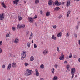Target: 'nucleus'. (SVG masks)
I'll return each mask as SVG.
<instances>
[{
  "label": "nucleus",
  "instance_id": "nucleus-1",
  "mask_svg": "<svg viewBox=\"0 0 80 80\" xmlns=\"http://www.w3.org/2000/svg\"><path fill=\"white\" fill-rule=\"evenodd\" d=\"M26 72H27L25 74V75L26 76H29L31 75L32 73H33V71L32 70H30L29 69H26Z\"/></svg>",
  "mask_w": 80,
  "mask_h": 80
},
{
  "label": "nucleus",
  "instance_id": "nucleus-2",
  "mask_svg": "<svg viewBox=\"0 0 80 80\" xmlns=\"http://www.w3.org/2000/svg\"><path fill=\"white\" fill-rule=\"evenodd\" d=\"M71 75H72L71 78L72 79H73L74 77V73L75 72V68H72L71 70Z\"/></svg>",
  "mask_w": 80,
  "mask_h": 80
},
{
  "label": "nucleus",
  "instance_id": "nucleus-3",
  "mask_svg": "<svg viewBox=\"0 0 80 80\" xmlns=\"http://www.w3.org/2000/svg\"><path fill=\"white\" fill-rule=\"evenodd\" d=\"M22 56L21 57V59L23 60H24L25 58L26 57V52L24 51L22 52Z\"/></svg>",
  "mask_w": 80,
  "mask_h": 80
},
{
  "label": "nucleus",
  "instance_id": "nucleus-4",
  "mask_svg": "<svg viewBox=\"0 0 80 80\" xmlns=\"http://www.w3.org/2000/svg\"><path fill=\"white\" fill-rule=\"evenodd\" d=\"M17 27L18 28H25V24H23L21 25L18 24Z\"/></svg>",
  "mask_w": 80,
  "mask_h": 80
},
{
  "label": "nucleus",
  "instance_id": "nucleus-5",
  "mask_svg": "<svg viewBox=\"0 0 80 80\" xmlns=\"http://www.w3.org/2000/svg\"><path fill=\"white\" fill-rule=\"evenodd\" d=\"M28 19L30 23H33V19L32 18L30 17H29L28 18Z\"/></svg>",
  "mask_w": 80,
  "mask_h": 80
},
{
  "label": "nucleus",
  "instance_id": "nucleus-6",
  "mask_svg": "<svg viewBox=\"0 0 80 80\" xmlns=\"http://www.w3.org/2000/svg\"><path fill=\"white\" fill-rule=\"evenodd\" d=\"M59 59L60 60H63L64 59V55H63V53H62L61 54V56L59 58Z\"/></svg>",
  "mask_w": 80,
  "mask_h": 80
},
{
  "label": "nucleus",
  "instance_id": "nucleus-7",
  "mask_svg": "<svg viewBox=\"0 0 80 80\" xmlns=\"http://www.w3.org/2000/svg\"><path fill=\"white\" fill-rule=\"evenodd\" d=\"M4 19V16H3V13L0 14V20L3 21Z\"/></svg>",
  "mask_w": 80,
  "mask_h": 80
},
{
  "label": "nucleus",
  "instance_id": "nucleus-8",
  "mask_svg": "<svg viewBox=\"0 0 80 80\" xmlns=\"http://www.w3.org/2000/svg\"><path fill=\"white\" fill-rule=\"evenodd\" d=\"M48 50L46 49L43 51V55H46L48 54Z\"/></svg>",
  "mask_w": 80,
  "mask_h": 80
},
{
  "label": "nucleus",
  "instance_id": "nucleus-9",
  "mask_svg": "<svg viewBox=\"0 0 80 80\" xmlns=\"http://www.w3.org/2000/svg\"><path fill=\"white\" fill-rule=\"evenodd\" d=\"M35 76L36 77H38L39 76V72L37 69H35Z\"/></svg>",
  "mask_w": 80,
  "mask_h": 80
},
{
  "label": "nucleus",
  "instance_id": "nucleus-10",
  "mask_svg": "<svg viewBox=\"0 0 80 80\" xmlns=\"http://www.w3.org/2000/svg\"><path fill=\"white\" fill-rule=\"evenodd\" d=\"M66 68L68 70L70 71V69H71V67L69 65H68L66 66Z\"/></svg>",
  "mask_w": 80,
  "mask_h": 80
},
{
  "label": "nucleus",
  "instance_id": "nucleus-11",
  "mask_svg": "<svg viewBox=\"0 0 80 80\" xmlns=\"http://www.w3.org/2000/svg\"><path fill=\"white\" fill-rule=\"evenodd\" d=\"M11 65L12 67H16L17 65L16 64V63L15 62H13L12 63Z\"/></svg>",
  "mask_w": 80,
  "mask_h": 80
},
{
  "label": "nucleus",
  "instance_id": "nucleus-12",
  "mask_svg": "<svg viewBox=\"0 0 80 80\" xmlns=\"http://www.w3.org/2000/svg\"><path fill=\"white\" fill-rule=\"evenodd\" d=\"M19 41V39L17 38H16L14 40V43H16V44H18V43Z\"/></svg>",
  "mask_w": 80,
  "mask_h": 80
},
{
  "label": "nucleus",
  "instance_id": "nucleus-13",
  "mask_svg": "<svg viewBox=\"0 0 80 80\" xmlns=\"http://www.w3.org/2000/svg\"><path fill=\"white\" fill-rule=\"evenodd\" d=\"M48 3L49 5H52V3H53V1H52V0H50L48 1Z\"/></svg>",
  "mask_w": 80,
  "mask_h": 80
},
{
  "label": "nucleus",
  "instance_id": "nucleus-14",
  "mask_svg": "<svg viewBox=\"0 0 80 80\" xmlns=\"http://www.w3.org/2000/svg\"><path fill=\"white\" fill-rule=\"evenodd\" d=\"M1 5L2 7H3L4 8H6L7 6H6V5L5 4V3L3 2H1Z\"/></svg>",
  "mask_w": 80,
  "mask_h": 80
},
{
  "label": "nucleus",
  "instance_id": "nucleus-15",
  "mask_svg": "<svg viewBox=\"0 0 80 80\" xmlns=\"http://www.w3.org/2000/svg\"><path fill=\"white\" fill-rule=\"evenodd\" d=\"M62 35V33L61 32L59 33L58 34H57V37H61Z\"/></svg>",
  "mask_w": 80,
  "mask_h": 80
},
{
  "label": "nucleus",
  "instance_id": "nucleus-16",
  "mask_svg": "<svg viewBox=\"0 0 80 80\" xmlns=\"http://www.w3.org/2000/svg\"><path fill=\"white\" fill-rule=\"evenodd\" d=\"M10 68H11V64H9L8 67L7 68V70H10Z\"/></svg>",
  "mask_w": 80,
  "mask_h": 80
},
{
  "label": "nucleus",
  "instance_id": "nucleus-17",
  "mask_svg": "<svg viewBox=\"0 0 80 80\" xmlns=\"http://www.w3.org/2000/svg\"><path fill=\"white\" fill-rule=\"evenodd\" d=\"M70 1H67L66 4V6L67 7H69V6H70Z\"/></svg>",
  "mask_w": 80,
  "mask_h": 80
},
{
  "label": "nucleus",
  "instance_id": "nucleus-18",
  "mask_svg": "<svg viewBox=\"0 0 80 80\" xmlns=\"http://www.w3.org/2000/svg\"><path fill=\"white\" fill-rule=\"evenodd\" d=\"M60 8L58 7H56L54 9V10H57L58 11V10H59Z\"/></svg>",
  "mask_w": 80,
  "mask_h": 80
},
{
  "label": "nucleus",
  "instance_id": "nucleus-19",
  "mask_svg": "<svg viewBox=\"0 0 80 80\" xmlns=\"http://www.w3.org/2000/svg\"><path fill=\"white\" fill-rule=\"evenodd\" d=\"M50 15V12H47L46 14V16H47V17H48Z\"/></svg>",
  "mask_w": 80,
  "mask_h": 80
},
{
  "label": "nucleus",
  "instance_id": "nucleus-20",
  "mask_svg": "<svg viewBox=\"0 0 80 80\" xmlns=\"http://www.w3.org/2000/svg\"><path fill=\"white\" fill-rule=\"evenodd\" d=\"M70 12H71V11H68L67 15V17H69V15H70Z\"/></svg>",
  "mask_w": 80,
  "mask_h": 80
},
{
  "label": "nucleus",
  "instance_id": "nucleus-21",
  "mask_svg": "<svg viewBox=\"0 0 80 80\" xmlns=\"http://www.w3.org/2000/svg\"><path fill=\"white\" fill-rule=\"evenodd\" d=\"M34 60V58L33 57V56H31L30 58V60L31 61H33Z\"/></svg>",
  "mask_w": 80,
  "mask_h": 80
},
{
  "label": "nucleus",
  "instance_id": "nucleus-22",
  "mask_svg": "<svg viewBox=\"0 0 80 80\" xmlns=\"http://www.w3.org/2000/svg\"><path fill=\"white\" fill-rule=\"evenodd\" d=\"M52 39H53L54 40H56V38L55 37V35H53L52 37Z\"/></svg>",
  "mask_w": 80,
  "mask_h": 80
},
{
  "label": "nucleus",
  "instance_id": "nucleus-23",
  "mask_svg": "<svg viewBox=\"0 0 80 80\" xmlns=\"http://www.w3.org/2000/svg\"><path fill=\"white\" fill-rule=\"evenodd\" d=\"M44 65L43 64H42L40 65V68L41 69H43L44 68Z\"/></svg>",
  "mask_w": 80,
  "mask_h": 80
},
{
  "label": "nucleus",
  "instance_id": "nucleus-24",
  "mask_svg": "<svg viewBox=\"0 0 80 80\" xmlns=\"http://www.w3.org/2000/svg\"><path fill=\"white\" fill-rule=\"evenodd\" d=\"M58 3V0H57L55 1V5H57Z\"/></svg>",
  "mask_w": 80,
  "mask_h": 80
},
{
  "label": "nucleus",
  "instance_id": "nucleus-25",
  "mask_svg": "<svg viewBox=\"0 0 80 80\" xmlns=\"http://www.w3.org/2000/svg\"><path fill=\"white\" fill-rule=\"evenodd\" d=\"M35 3H36V4L39 3V0H36L35 1Z\"/></svg>",
  "mask_w": 80,
  "mask_h": 80
},
{
  "label": "nucleus",
  "instance_id": "nucleus-26",
  "mask_svg": "<svg viewBox=\"0 0 80 80\" xmlns=\"http://www.w3.org/2000/svg\"><path fill=\"white\" fill-rule=\"evenodd\" d=\"M58 77L57 76H54V77L53 78V80H57V78H57Z\"/></svg>",
  "mask_w": 80,
  "mask_h": 80
},
{
  "label": "nucleus",
  "instance_id": "nucleus-27",
  "mask_svg": "<svg viewBox=\"0 0 80 80\" xmlns=\"http://www.w3.org/2000/svg\"><path fill=\"white\" fill-rule=\"evenodd\" d=\"M51 71L52 73H54V72H55V69L53 68L52 69Z\"/></svg>",
  "mask_w": 80,
  "mask_h": 80
},
{
  "label": "nucleus",
  "instance_id": "nucleus-28",
  "mask_svg": "<svg viewBox=\"0 0 80 80\" xmlns=\"http://www.w3.org/2000/svg\"><path fill=\"white\" fill-rule=\"evenodd\" d=\"M18 18L19 20V21H20V20H22V17L18 16Z\"/></svg>",
  "mask_w": 80,
  "mask_h": 80
},
{
  "label": "nucleus",
  "instance_id": "nucleus-29",
  "mask_svg": "<svg viewBox=\"0 0 80 80\" xmlns=\"http://www.w3.org/2000/svg\"><path fill=\"white\" fill-rule=\"evenodd\" d=\"M13 3H14V4H16V5H18V2H17L15 1H13Z\"/></svg>",
  "mask_w": 80,
  "mask_h": 80
},
{
  "label": "nucleus",
  "instance_id": "nucleus-30",
  "mask_svg": "<svg viewBox=\"0 0 80 80\" xmlns=\"http://www.w3.org/2000/svg\"><path fill=\"white\" fill-rule=\"evenodd\" d=\"M70 35V33L68 32H67V34H66V36L68 37H69V36Z\"/></svg>",
  "mask_w": 80,
  "mask_h": 80
},
{
  "label": "nucleus",
  "instance_id": "nucleus-31",
  "mask_svg": "<svg viewBox=\"0 0 80 80\" xmlns=\"http://www.w3.org/2000/svg\"><path fill=\"white\" fill-rule=\"evenodd\" d=\"M72 53H70L69 56V58H72Z\"/></svg>",
  "mask_w": 80,
  "mask_h": 80
},
{
  "label": "nucleus",
  "instance_id": "nucleus-32",
  "mask_svg": "<svg viewBox=\"0 0 80 80\" xmlns=\"http://www.w3.org/2000/svg\"><path fill=\"white\" fill-rule=\"evenodd\" d=\"M34 48H37V46L36 44H34Z\"/></svg>",
  "mask_w": 80,
  "mask_h": 80
},
{
  "label": "nucleus",
  "instance_id": "nucleus-33",
  "mask_svg": "<svg viewBox=\"0 0 80 80\" xmlns=\"http://www.w3.org/2000/svg\"><path fill=\"white\" fill-rule=\"evenodd\" d=\"M12 30L13 31H15V27H13L12 28Z\"/></svg>",
  "mask_w": 80,
  "mask_h": 80
},
{
  "label": "nucleus",
  "instance_id": "nucleus-34",
  "mask_svg": "<svg viewBox=\"0 0 80 80\" xmlns=\"http://www.w3.org/2000/svg\"><path fill=\"white\" fill-rule=\"evenodd\" d=\"M40 14L43 15V11L41 10L40 11Z\"/></svg>",
  "mask_w": 80,
  "mask_h": 80
},
{
  "label": "nucleus",
  "instance_id": "nucleus-35",
  "mask_svg": "<svg viewBox=\"0 0 80 80\" xmlns=\"http://www.w3.org/2000/svg\"><path fill=\"white\" fill-rule=\"evenodd\" d=\"M61 5H62V3H61V2H58V3L57 5V6H59Z\"/></svg>",
  "mask_w": 80,
  "mask_h": 80
},
{
  "label": "nucleus",
  "instance_id": "nucleus-36",
  "mask_svg": "<svg viewBox=\"0 0 80 80\" xmlns=\"http://www.w3.org/2000/svg\"><path fill=\"white\" fill-rule=\"evenodd\" d=\"M24 65L25 66H28V62H25Z\"/></svg>",
  "mask_w": 80,
  "mask_h": 80
},
{
  "label": "nucleus",
  "instance_id": "nucleus-37",
  "mask_svg": "<svg viewBox=\"0 0 80 80\" xmlns=\"http://www.w3.org/2000/svg\"><path fill=\"white\" fill-rule=\"evenodd\" d=\"M78 25L77 26H76V29L78 30Z\"/></svg>",
  "mask_w": 80,
  "mask_h": 80
},
{
  "label": "nucleus",
  "instance_id": "nucleus-38",
  "mask_svg": "<svg viewBox=\"0 0 80 80\" xmlns=\"http://www.w3.org/2000/svg\"><path fill=\"white\" fill-rule=\"evenodd\" d=\"M2 68H5V65H3L2 66Z\"/></svg>",
  "mask_w": 80,
  "mask_h": 80
},
{
  "label": "nucleus",
  "instance_id": "nucleus-39",
  "mask_svg": "<svg viewBox=\"0 0 80 80\" xmlns=\"http://www.w3.org/2000/svg\"><path fill=\"white\" fill-rule=\"evenodd\" d=\"M53 28H54V29H56V28H57V26L54 25L53 26Z\"/></svg>",
  "mask_w": 80,
  "mask_h": 80
},
{
  "label": "nucleus",
  "instance_id": "nucleus-40",
  "mask_svg": "<svg viewBox=\"0 0 80 80\" xmlns=\"http://www.w3.org/2000/svg\"><path fill=\"white\" fill-rule=\"evenodd\" d=\"M2 41H0V46H1L2 45Z\"/></svg>",
  "mask_w": 80,
  "mask_h": 80
},
{
  "label": "nucleus",
  "instance_id": "nucleus-41",
  "mask_svg": "<svg viewBox=\"0 0 80 80\" xmlns=\"http://www.w3.org/2000/svg\"><path fill=\"white\" fill-rule=\"evenodd\" d=\"M28 34H29V32L28 31L27 32L26 35L27 36L28 35Z\"/></svg>",
  "mask_w": 80,
  "mask_h": 80
},
{
  "label": "nucleus",
  "instance_id": "nucleus-42",
  "mask_svg": "<svg viewBox=\"0 0 80 80\" xmlns=\"http://www.w3.org/2000/svg\"><path fill=\"white\" fill-rule=\"evenodd\" d=\"M54 67L55 68H57V67H58V65H57V64H55L54 65Z\"/></svg>",
  "mask_w": 80,
  "mask_h": 80
},
{
  "label": "nucleus",
  "instance_id": "nucleus-43",
  "mask_svg": "<svg viewBox=\"0 0 80 80\" xmlns=\"http://www.w3.org/2000/svg\"><path fill=\"white\" fill-rule=\"evenodd\" d=\"M28 48H30V43L29 42L28 43Z\"/></svg>",
  "mask_w": 80,
  "mask_h": 80
},
{
  "label": "nucleus",
  "instance_id": "nucleus-44",
  "mask_svg": "<svg viewBox=\"0 0 80 80\" xmlns=\"http://www.w3.org/2000/svg\"><path fill=\"white\" fill-rule=\"evenodd\" d=\"M57 50L58 51V52H60V50H59V48L58 47L57 48Z\"/></svg>",
  "mask_w": 80,
  "mask_h": 80
},
{
  "label": "nucleus",
  "instance_id": "nucleus-45",
  "mask_svg": "<svg viewBox=\"0 0 80 80\" xmlns=\"http://www.w3.org/2000/svg\"><path fill=\"white\" fill-rule=\"evenodd\" d=\"M2 52V49L0 48V53H1Z\"/></svg>",
  "mask_w": 80,
  "mask_h": 80
},
{
  "label": "nucleus",
  "instance_id": "nucleus-46",
  "mask_svg": "<svg viewBox=\"0 0 80 80\" xmlns=\"http://www.w3.org/2000/svg\"><path fill=\"white\" fill-rule=\"evenodd\" d=\"M74 36L76 38H77V34H75Z\"/></svg>",
  "mask_w": 80,
  "mask_h": 80
},
{
  "label": "nucleus",
  "instance_id": "nucleus-47",
  "mask_svg": "<svg viewBox=\"0 0 80 80\" xmlns=\"http://www.w3.org/2000/svg\"><path fill=\"white\" fill-rule=\"evenodd\" d=\"M37 17H38L37 15H35L34 16V18H37Z\"/></svg>",
  "mask_w": 80,
  "mask_h": 80
},
{
  "label": "nucleus",
  "instance_id": "nucleus-48",
  "mask_svg": "<svg viewBox=\"0 0 80 80\" xmlns=\"http://www.w3.org/2000/svg\"><path fill=\"white\" fill-rule=\"evenodd\" d=\"M62 17V16L60 15V16H59V19L61 18Z\"/></svg>",
  "mask_w": 80,
  "mask_h": 80
},
{
  "label": "nucleus",
  "instance_id": "nucleus-49",
  "mask_svg": "<svg viewBox=\"0 0 80 80\" xmlns=\"http://www.w3.org/2000/svg\"><path fill=\"white\" fill-rule=\"evenodd\" d=\"M32 36H33V33L31 32V34L30 35V37H32Z\"/></svg>",
  "mask_w": 80,
  "mask_h": 80
},
{
  "label": "nucleus",
  "instance_id": "nucleus-50",
  "mask_svg": "<svg viewBox=\"0 0 80 80\" xmlns=\"http://www.w3.org/2000/svg\"><path fill=\"white\" fill-rule=\"evenodd\" d=\"M9 34L8 33L6 35V37H9Z\"/></svg>",
  "mask_w": 80,
  "mask_h": 80
},
{
  "label": "nucleus",
  "instance_id": "nucleus-51",
  "mask_svg": "<svg viewBox=\"0 0 80 80\" xmlns=\"http://www.w3.org/2000/svg\"><path fill=\"white\" fill-rule=\"evenodd\" d=\"M15 1L16 2H19V0H15Z\"/></svg>",
  "mask_w": 80,
  "mask_h": 80
},
{
  "label": "nucleus",
  "instance_id": "nucleus-52",
  "mask_svg": "<svg viewBox=\"0 0 80 80\" xmlns=\"http://www.w3.org/2000/svg\"><path fill=\"white\" fill-rule=\"evenodd\" d=\"M44 79L42 78H41L39 80H43Z\"/></svg>",
  "mask_w": 80,
  "mask_h": 80
},
{
  "label": "nucleus",
  "instance_id": "nucleus-53",
  "mask_svg": "<svg viewBox=\"0 0 80 80\" xmlns=\"http://www.w3.org/2000/svg\"><path fill=\"white\" fill-rule=\"evenodd\" d=\"M64 63H67V61L66 60L65 61H64Z\"/></svg>",
  "mask_w": 80,
  "mask_h": 80
},
{
  "label": "nucleus",
  "instance_id": "nucleus-54",
  "mask_svg": "<svg viewBox=\"0 0 80 80\" xmlns=\"http://www.w3.org/2000/svg\"><path fill=\"white\" fill-rule=\"evenodd\" d=\"M78 44L80 45V40H79L78 41Z\"/></svg>",
  "mask_w": 80,
  "mask_h": 80
},
{
  "label": "nucleus",
  "instance_id": "nucleus-55",
  "mask_svg": "<svg viewBox=\"0 0 80 80\" xmlns=\"http://www.w3.org/2000/svg\"><path fill=\"white\" fill-rule=\"evenodd\" d=\"M29 39L30 40H31V39H32V37H31L30 36V37L29 38Z\"/></svg>",
  "mask_w": 80,
  "mask_h": 80
},
{
  "label": "nucleus",
  "instance_id": "nucleus-56",
  "mask_svg": "<svg viewBox=\"0 0 80 80\" xmlns=\"http://www.w3.org/2000/svg\"><path fill=\"white\" fill-rule=\"evenodd\" d=\"M80 22L78 21V25H79V24H80Z\"/></svg>",
  "mask_w": 80,
  "mask_h": 80
},
{
  "label": "nucleus",
  "instance_id": "nucleus-57",
  "mask_svg": "<svg viewBox=\"0 0 80 80\" xmlns=\"http://www.w3.org/2000/svg\"><path fill=\"white\" fill-rule=\"evenodd\" d=\"M74 1H76V2H78L80 1V0H74Z\"/></svg>",
  "mask_w": 80,
  "mask_h": 80
},
{
  "label": "nucleus",
  "instance_id": "nucleus-58",
  "mask_svg": "<svg viewBox=\"0 0 80 80\" xmlns=\"http://www.w3.org/2000/svg\"><path fill=\"white\" fill-rule=\"evenodd\" d=\"M32 43H33V40H32L31 42Z\"/></svg>",
  "mask_w": 80,
  "mask_h": 80
},
{
  "label": "nucleus",
  "instance_id": "nucleus-59",
  "mask_svg": "<svg viewBox=\"0 0 80 80\" xmlns=\"http://www.w3.org/2000/svg\"><path fill=\"white\" fill-rule=\"evenodd\" d=\"M76 58L77 57L76 56H74V58Z\"/></svg>",
  "mask_w": 80,
  "mask_h": 80
},
{
  "label": "nucleus",
  "instance_id": "nucleus-60",
  "mask_svg": "<svg viewBox=\"0 0 80 80\" xmlns=\"http://www.w3.org/2000/svg\"><path fill=\"white\" fill-rule=\"evenodd\" d=\"M64 4H65V2H63L62 3V5H64Z\"/></svg>",
  "mask_w": 80,
  "mask_h": 80
},
{
  "label": "nucleus",
  "instance_id": "nucleus-61",
  "mask_svg": "<svg viewBox=\"0 0 80 80\" xmlns=\"http://www.w3.org/2000/svg\"><path fill=\"white\" fill-rule=\"evenodd\" d=\"M10 56H11V57H12V56H13V55L10 54Z\"/></svg>",
  "mask_w": 80,
  "mask_h": 80
},
{
  "label": "nucleus",
  "instance_id": "nucleus-62",
  "mask_svg": "<svg viewBox=\"0 0 80 80\" xmlns=\"http://www.w3.org/2000/svg\"><path fill=\"white\" fill-rule=\"evenodd\" d=\"M11 80L10 78H8V80Z\"/></svg>",
  "mask_w": 80,
  "mask_h": 80
},
{
  "label": "nucleus",
  "instance_id": "nucleus-63",
  "mask_svg": "<svg viewBox=\"0 0 80 80\" xmlns=\"http://www.w3.org/2000/svg\"><path fill=\"white\" fill-rule=\"evenodd\" d=\"M66 72H68V71L67 70L66 71Z\"/></svg>",
  "mask_w": 80,
  "mask_h": 80
},
{
  "label": "nucleus",
  "instance_id": "nucleus-64",
  "mask_svg": "<svg viewBox=\"0 0 80 80\" xmlns=\"http://www.w3.org/2000/svg\"><path fill=\"white\" fill-rule=\"evenodd\" d=\"M13 57H15V55H14L13 56Z\"/></svg>",
  "mask_w": 80,
  "mask_h": 80
}]
</instances>
